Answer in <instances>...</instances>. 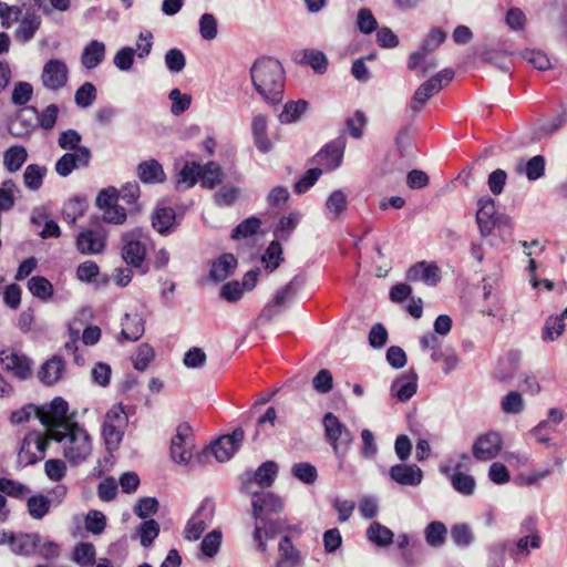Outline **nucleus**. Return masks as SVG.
Returning <instances> with one entry per match:
<instances>
[{
    "mask_svg": "<svg viewBox=\"0 0 567 567\" xmlns=\"http://www.w3.org/2000/svg\"><path fill=\"white\" fill-rule=\"evenodd\" d=\"M69 66L60 59H50L43 65L41 73L42 85L50 91H59L69 82Z\"/></svg>",
    "mask_w": 567,
    "mask_h": 567,
    "instance_id": "9b49d317",
    "label": "nucleus"
},
{
    "mask_svg": "<svg viewBox=\"0 0 567 567\" xmlns=\"http://www.w3.org/2000/svg\"><path fill=\"white\" fill-rule=\"evenodd\" d=\"M451 485L455 492L463 496H472L475 493V478L463 472H453L451 475Z\"/></svg>",
    "mask_w": 567,
    "mask_h": 567,
    "instance_id": "79ce46f5",
    "label": "nucleus"
},
{
    "mask_svg": "<svg viewBox=\"0 0 567 567\" xmlns=\"http://www.w3.org/2000/svg\"><path fill=\"white\" fill-rule=\"evenodd\" d=\"M17 192L18 188L11 179L2 183L0 187V212L10 210L14 206Z\"/></svg>",
    "mask_w": 567,
    "mask_h": 567,
    "instance_id": "0e129e2a",
    "label": "nucleus"
},
{
    "mask_svg": "<svg viewBox=\"0 0 567 567\" xmlns=\"http://www.w3.org/2000/svg\"><path fill=\"white\" fill-rule=\"evenodd\" d=\"M236 266L234 255L224 254L213 264L209 276L215 281H223L234 272Z\"/></svg>",
    "mask_w": 567,
    "mask_h": 567,
    "instance_id": "72a5a7b5",
    "label": "nucleus"
},
{
    "mask_svg": "<svg viewBox=\"0 0 567 567\" xmlns=\"http://www.w3.org/2000/svg\"><path fill=\"white\" fill-rule=\"evenodd\" d=\"M430 52H425L423 47L419 51L411 53L408 61V68L411 71L420 70V76H424L430 70L436 68V62L434 59H427V54Z\"/></svg>",
    "mask_w": 567,
    "mask_h": 567,
    "instance_id": "ea45409f",
    "label": "nucleus"
},
{
    "mask_svg": "<svg viewBox=\"0 0 567 567\" xmlns=\"http://www.w3.org/2000/svg\"><path fill=\"white\" fill-rule=\"evenodd\" d=\"M476 221L483 237L491 235L495 228L511 229V218L496 213L495 200L491 197H483L478 200Z\"/></svg>",
    "mask_w": 567,
    "mask_h": 567,
    "instance_id": "423d86ee",
    "label": "nucleus"
},
{
    "mask_svg": "<svg viewBox=\"0 0 567 567\" xmlns=\"http://www.w3.org/2000/svg\"><path fill=\"white\" fill-rule=\"evenodd\" d=\"M567 320V308L560 316L549 317L546 320L544 330H543V339L544 340H555L559 336L563 334Z\"/></svg>",
    "mask_w": 567,
    "mask_h": 567,
    "instance_id": "a18cd8bd",
    "label": "nucleus"
},
{
    "mask_svg": "<svg viewBox=\"0 0 567 567\" xmlns=\"http://www.w3.org/2000/svg\"><path fill=\"white\" fill-rule=\"evenodd\" d=\"M503 436L497 431L480 434L473 442L472 455L478 462L496 458L503 449Z\"/></svg>",
    "mask_w": 567,
    "mask_h": 567,
    "instance_id": "1a4fd4ad",
    "label": "nucleus"
},
{
    "mask_svg": "<svg viewBox=\"0 0 567 567\" xmlns=\"http://www.w3.org/2000/svg\"><path fill=\"white\" fill-rule=\"evenodd\" d=\"M140 197V186L137 184H127L121 192L110 187L99 193L96 206L103 210V219L109 224L120 225L126 220V209L118 205L122 199L126 204H134Z\"/></svg>",
    "mask_w": 567,
    "mask_h": 567,
    "instance_id": "7ed1b4c3",
    "label": "nucleus"
},
{
    "mask_svg": "<svg viewBox=\"0 0 567 567\" xmlns=\"http://www.w3.org/2000/svg\"><path fill=\"white\" fill-rule=\"evenodd\" d=\"M255 90L268 104L282 101L285 92V71L281 63L272 58L258 59L250 69Z\"/></svg>",
    "mask_w": 567,
    "mask_h": 567,
    "instance_id": "f257e3e1",
    "label": "nucleus"
},
{
    "mask_svg": "<svg viewBox=\"0 0 567 567\" xmlns=\"http://www.w3.org/2000/svg\"><path fill=\"white\" fill-rule=\"evenodd\" d=\"M158 534L159 524L153 518L144 520L136 530V535L143 547H150L155 538H157Z\"/></svg>",
    "mask_w": 567,
    "mask_h": 567,
    "instance_id": "603ef678",
    "label": "nucleus"
},
{
    "mask_svg": "<svg viewBox=\"0 0 567 567\" xmlns=\"http://www.w3.org/2000/svg\"><path fill=\"white\" fill-rule=\"evenodd\" d=\"M453 76L454 72L451 69H444L421 84L410 102L411 110L415 113L420 112L427 100L447 85L453 80Z\"/></svg>",
    "mask_w": 567,
    "mask_h": 567,
    "instance_id": "6e6552de",
    "label": "nucleus"
},
{
    "mask_svg": "<svg viewBox=\"0 0 567 567\" xmlns=\"http://www.w3.org/2000/svg\"><path fill=\"white\" fill-rule=\"evenodd\" d=\"M144 333V324L137 316L126 315L122 322V337L127 341H136Z\"/></svg>",
    "mask_w": 567,
    "mask_h": 567,
    "instance_id": "09e8293b",
    "label": "nucleus"
},
{
    "mask_svg": "<svg viewBox=\"0 0 567 567\" xmlns=\"http://www.w3.org/2000/svg\"><path fill=\"white\" fill-rule=\"evenodd\" d=\"M223 169L215 162H208L202 167L200 184L206 188H214L223 181Z\"/></svg>",
    "mask_w": 567,
    "mask_h": 567,
    "instance_id": "c03bdc74",
    "label": "nucleus"
},
{
    "mask_svg": "<svg viewBox=\"0 0 567 567\" xmlns=\"http://www.w3.org/2000/svg\"><path fill=\"white\" fill-rule=\"evenodd\" d=\"M398 549L401 550V557L406 564L412 563V550L422 547V543L416 535L401 533L396 538Z\"/></svg>",
    "mask_w": 567,
    "mask_h": 567,
    "instance_id": "a19ab883",
    "label": "nucleus"
},
{
    "mask_svg": "<svg viewBox=\"0 0 567 567\" xmlns=\"http://www.w3.org/2000/svg\"><path fill=\"white\" fill-rule=\"evenodd\" d=\"M64 362L60 357H53L45 361L38 371V378L45 386H51L58 382L63 374Z\"/></svg>",
    "mask_w": 567,
    "mask_h": 567,
    "instance_id": "b1692460",
    "label": "nucleus"
},
{
    "mask_svg": "<svg viewBox=\"0 0 567 567\" xmlns=\"http://www.w3.org/2000/svg\"><path fill=\"white\" fill-rule=\"evenodd\" d=\"M154 359V350L147 343L137 347L133 357V365L136 370L144 371Z\"/></svg>",
    "mask_w": 567,
    "mask_h": 567,
    "instance_id": "69168bd1",
    "label": "nucleus"
},
{
    "mask_svg": "<svg viewBox=\"0 0 567 567\" xmlns=\"http://www.w3.org/2000/svg\"><path fill=\"white\" fill-rule=\"evenodd\" d=\"M202 165L196 162H186L177 174L176 187L186 190L200 181Z\"/></svg>",
    "mask_w": 567,
    "mask_h": 567,
    "instance_id": "7c9ffc66",
    "label": "nucleus"
},
{
    "mask_svg": "<svg viewBox=\"0 0 567 567\" xmlns=\"http://www.w3.org/2000/svg\"><path fill=\"white\" fill-rule=\"evenodd\" d=\"M424 538L430 547L441 548L446 543L447 528L442 522L433 520L425 526Z\"/></svg>",
    "mask_w": 567,
    "mask_h": 567,
    "instance_id": "f704fd0d",
    "label": "nucleus"
},
{
    "mask_svg": "<svg viewBox=\"0 0 567 567\" xmlns=\"http://www.w3.org/2000/svg\"><path fill=\"white\" fill-rule=\"evenodd\" d=\"M308 103L305 100L290 101L284 106L279 114V121L284 124L296 122L307 111Z\"/></svg>",
    "mask_w": 567,
    "mask_h": 567,
    "instance_id": "8fccbe9b",
    "label": "nucleus"
},
{
    "mask_svg": "<svg viewBox=\"0 0 567 567\" xmlns=\"http://www.w3.org/2000/svg\"><path fill=\"white\" fill-rule=\"evenodd\" d=\"M84 210L85 203L83 200L78 198L70 199L62 209L63 220L68 224H74L83 215Z\"/></svg>",
    "mask_w": 567,
    "mask_h": 567,
    "instance_id": "e2e57ef3",
    "label": "nucleus"
},
{
    "mask_svg": "<svg viewBox=\"0 0 567 567\" xmlns=\"http://www.w3.org/2000/svg\"><path fill=\"white\" fill-rule=\"evenodd\" d=\"M431 359L433 362L440 364L444 373H450L456 369L460 363V358L452 348H441L435 352H431Z\"/></svg>",
    "mask_w": 567,
    "mask_h": 567,
    "instance_id": "e433bc0d",
    "label": "nucleus"
},
{
    "mask_svg": "<svg viewBox=\"0 0 567 567\" xmlns=\"http://www.w3.org/2000/svg\"><path fill=\"white\" fill-rule=\"evenodd\" d=\"M30 292L42 300H48L53 295L52 284L44 277L34 276L28 281Z\"/></svg>",
    "mask_w": 567,
    "mask_h": 567,
    "instance_id": "5fc2aeb1",
    "label": "nucleus"
},
{
    "mask_svg": "<svg viewBox=\"0 0 567 567\" xmlns=\"http://www.w3.org/2000/svg\"><path fill=\"white\" fill-rule=\"evenodd\" d=\"M523 59L532 64L535 69L539 71H545L550 68V60L546 53L538 50H525L522 53Z\"/></svg>",
    "mask_w": 567,
    "mask_h": 567,
    "instance_id": "774afa93",
    "label": "nucleus"
},
{
    "mask_svg": "<svg viewBox=\"0 0 567 567\" xmlns=\"http://www.w3.org/2000/svg\"><path fill=\"white\" fill-rule=\"evenodd\" d=\"M279 559L276 567H298L301 563V554L295 547L289 536H284L278 546Z\"/></svg>",
    "mask_w": 567,
    "mask_h": 567,
    "instance_id": "393cba45",
    "label": "nucleus"
},
{
    "mask_svg": "<svg viewBox=\"0 0 567 567\" xmlns=\"http://www.w3.org/2000/svg\"><path fill=\"white\" fill-rule=\"evenodd\" d=\"M193 439L190 427L181 424L171 442V457L175 463L186 465L192 458Z\"/></svg>",
    "mask_w": 567,
    "mask_h": 567,
    "instance_id": "ddd939ff",
    "label": "nucleus"
},
{
    "mask_svg": "<svg viewBox=\"0 0 567 567\" xmlns=\"http://www.w3.org/2000/svg\"><path fill=\"white\" fill-rule=\"evenodd\" d=\"M214 516V504L205 499L196 513L190 517L185 527V538L188 540H197L200 538L205 529L210 525Z\"/></svg>",
    "mask_w": 567,
    "mask_h": 567,
    "instance_id": "f8f14e48",
    "label": "nucleus"
},
{
    "mask_svg": "<svg viewBox=\"0 0 567 567\" xmlns=\"http://www.w3.org/2000/svg\"><path fill=\"white\" fill-rule=\"evenodd\" d=\"M175 221V212L171 207H157L152 217L153 227L161 234L171 230Z\"/></svg>",
    "mask_w": 567,
    "mask_h": 567,
    "instance_id": "58836bf2",
    "label": "nucleus"
},
{
    "mask_svg": "<svg viewBox=\"0 0 567 567\" xmlns=\"http://www.w3.org/2000/svg\"><path fill=\"white\" fill-rule=\"evenodd\" d=\"M45 173V167L35 164L28 165L23 174L24 185L31 190H38L43 184Z\"/></svg>",
    "mask_w": 567,
    "mask_h": 567,
    "instance_id": "13d9d810",
    "label": "nucleus"
},
{
    "mask_svg": "<svg viewBox=\"0 0 567 567\" xmlns=\"http://www.w3.org/2000/svg\"><path fill=\"white\" fill-rule=\"evenodd\" d=\"M322 425L326 441L331 445L336 456L342 458L352 443L351 432L331 412L324 414Z\"/></svg>",
    "mask_w": 567,
    "mask_h": 567,
    "instance_id": "20e7f679",
    "label": "nucleus"
},
{
    "mask_svg": "<svg viewBox=\"0 0 567 567\" xmlns=\"http://www.w3.org/2000/svg\"><path fill=\"white\" fill-rule=\"evenodd\" d=\"M244 437L245 431L243 427L238 426L230 434H226L217 439L210 447L216 460L218 462H226L230 460L238 451Z\"/></svg>",
    "mask_w": 567,
    "mask_h": 567,
    "instance_id": "4468645a",
    "label": "nucleus"
},
{
    "mask_svg": "<svg viewBox=\"0 0 567 567\" xmlns=\"http://www.w3.org/2000/svg\"><path fill=\"white\" fill-rule=\"evenodd\" d=\"M299 286L300 282L298 281L297 278H293L291 281H289L276 293L272 301L266 306L262 313L269 317L276 315L280 308L286 307L293 300Z\"/></svg>",
    "mask_w": 567,
    "mask_h": 567,
    "instance_id": "5701e85b",
    "label": "nucleus"
},
{
    "mask_svg": "<svg viewBox=\"0 0 567 567\" xmlns=\"http://www.w3.org/2000/svg\"><path fill=\"white\" fill-rule=\"evenodd\" d=\"M299 62L310 65L315 72L324 73L328 69V60L321 51L305 50L301 52Z\"/></svg>",
    "mask_w": 567,
    "mask_h": 567,
    "instance_id": "864d4df0",
    "label": "nucleus"
},
{
    "mask_svg": "<svg viewBox=\"0 0 567 567\" xmlns=\"http://www.w3.org/2000/svg\"><path fill=\"white\" fill-rule=\"evenodd\" d=\"M344 143L333 141L326 145L317 155L316 162L328 171H333L340 166L343 157Z\"/></svg>",
    "mask_w": 567,
    "mask_h": 567,
    "instance_id": "4be33fe9",
    "label": "nucleus"
},
{
    "mask_svg": "<svg viewBox=\"0 0 567 567\" xmlns=\"http://www.w3.org/2000/svg\"><path fill=\"white\" fill-rule=\"evenodd\" d=\"M32 416L39 417V420L43 424L48 423L44 416L42 415L41 410L37 405L31 403L25 404L21 409L13 411L10 415V422L12 424H23L30 421Z\"/></svg>",
    "mask_w": 567,
    "mask_h": 567,
    "instance_id": "4d7b16f0",
    "label": "nucleus"
},
{
    "mask_svg": "<svg viewBox=\"0 0 567 567\" xmlns=\"http://www.w3.org/2000/svg\"><path fill=\"white\" fill-rule=\"evenodd\" d=\"M91 151L87 147H80L78 152L65 153L55 163L56 173L62 176H69L73 169L87 167L91 161Z\"/></svg>",
    "mask_w": 567,
    "mask_h": 567,
    "instance_id": "f3484780",
    "label": "nucleus"
},
{
    "mask_svg": "<svg viewBox=\"0 0 567 567\" xmlns=\"http://www.w3.org/2000/svg\"><path fill=\"white\" fill-rule=\"evenodd\" d=\"M27 512L33 519H43L51 511L53 501L47 495L38 493L25 498Z\"/></svg>",
    "mask_w": 567,
    "mask_h": 567,
    "instance_id": "c756f323",
    "label": "nucleus"
},
{
    "mask_svg": "<svg viewBox=\"0 0 567 567\" xmlns=\"http://www.w3.org/2000/svg\"><path fill=\"white\" fill-rule=\"evenodd\" d=\"M291 474L303 484H315L318 478L316 466L308 462H299L291 466Z\"/></svg>",
    "mask_w": 567,
    "mask_h": 567,
    "instance_id": "6e6d98bb",
    "label": "nucleus"
},
{
    "mask_svg": "<svg viewBox=\"0 0 567 567\" xmlns=\"http://www.w3.org/2000/svg\"><path fill=\"white\" fill-rule=\"evenodd\" d=\"M0 362L4 370L19 380H27L32 375V361L13 348L0 351Z\"/></svg>",
    "mask_w": 567,
    "mask_h": 567,
    "instance_id": "9d476101",
    "label": "nucleus"
},
{
    "mask_svg": "<svg viewBox=\"0 0 567 567\" xmlns=\"http://www.w3.org/2000/svg\"><path fill=\"white\" fill-rule=\"evenodd\" d=\"M28 158L27 150L23 146H11L6 151L3 162L9 172L19 171Z\"/></svg>",
    "mask_w": 567,
    "mask_h": 567,
    "instance_id": "3c124183",
    "label": "nucleus"
},
{
    "mask_svg": "<svg viewBox=\"0 0 567 567\" xmlns=\"http://www.w3.org/2000/svg\"><path fill=\"white\" fill-rule=\"evenodd\" d=\"M41 25V18L34 12H27L21 19L18 29L16 30L17 40L25 43L29 42L39 30Z\"/></svg>",
    "mask_w": 567,
    "mask_h": 567,
    "instance_id": "2f4dec72",
    "label": "nucleus"
},
{
    "mask_svg": "<svg viewBox=\"0 0 567 567\" xmlns=\"http://www.w3.org/2000/svg\"><path fill=\"white\" fill-rule=\"evenodd\" d=\"M502 411L506 414H518L524 410V401L519 392H508L501 401Z\"/></svg>",
    "mask_w": 567,
    "mask_h": 567,
    "instance_id": "338daca9",
    "label": "nucleus"
},
{
    "mask_svg": "<svg viewBox=\"0 0 567 567\" xmlns=\"http://www.w3.org/2000/svg\"><path fill=\"white\" fill-rule=\"evenodd\" d=\"M221 532L218 529H214L208 533L202 540L200 551L206 557H214L219 551L221 545Z\"/></svg>",
    "mask_w": 567,
    "mask_h": 567,
    "instance_id": "bf43d9fd",
    "label": "nucleus"
},
{
    "mask_svg": "<svg viewBox=\"0 0 567 567\" xmlns=\"http://www.w3.org/2000/svg\"><path fill=\"white\" fill-rule=\"evenodd\" d=\"M411 282L422 281L427 286H436L441 281V270L434 262L419 261L406 271Z\"/></svg>",
    "mask_w": 567,
    "mask_h": 567,
    "instance_id": "6ab92c4d",
    "label": "nucleus"
},
{
    "mask_svg": "<svg viewBox=\"0 0 567 567\" xmlns=\"http://www.w3.org/2000/svg\"><path fill=\"white\" fill-rule=\"evenodd\" d=\"M124 427L118 425L103 423L102 425V436L106 446V450L112 453L116 451L123 440L124 436Z\"/></svg>",
    "mask_w": 567,
    "mask_h": 567,
    "instance_id": "49530a36",
    "label": "nucleus"
},
{
    "mask_svg": "<svg viewBox=\"0 0 567 567\" xmlns=\"http://www.w3.org/2000/svg\"><path fill=\"white\" fill-rule=\"evenodd\" d=\"M105 44L99 40L90 41L83 49L81 63L85 69H95L105 59Z\"/></svg>",
    "mask_w": 567,
    "mask_h": 567,
    "instance_id": "a878e982",
    "label": "nucleus"
},
{
    "mask_svg": "<svg viewBox=\"0 0 567 567\" xmlns=\"http://www.w3.org/2000/svg\"><path fill=\"white\" fill-rule=\"evenodd\" d=\"M391 481L401 486H419L423 480V471L416 464H395L389 470Z\"/></svg>",
    "mask_w": 567,
    "mask_h": 567,
    "instance_id": "a211bd4d",
    "label": "nucleus"
},
{
    "mask_svg": "<svg viewBox=\"0 0 567 567\" xmlns=\"http://www.w3.org/2000/svg\"><path fill=\"white\" fill-rule=\"evenodd\" d=\"M41 542V536L38 533H21L16 534L11 551L18 556L32 555Z\"/></svg>",
    "mask_w": 567,
    "mask_h": 567,
    "instance_id": "cd10ccee",
    "label": "nucleus"
},
{
    "mask_svg": "<svg viewBox=\"0 0 567 567\" xmlns=\"http://www.w3.org/2000/svg\"><path fill=\"white\" fill-rule=\"evenodd\" d=\"M76 248L84 255L100 254L105 248V235L101 230L85 229L76 237Z\"/></svg>",
    "mask_w": 567,
    "mask_h": 567,
    "instance_id": "412c9836",
    "label": "nucleus"
},
{
    "mask_svg": "<svg viewBox=\"0 0 567 567\" xmlns=\"http://www.w3.org/2000/svg\"><path fill=\"white\" fill-rule=\"evenodd\" d=\"M96 96V87L92 83L85 82L76 90L74 101L79 107L86 109L94 103Z\"/></svg>",
    "mask_w": 567,
    "mask_h": 567,
    "instance_id": "680f3d73",
    "label": "nucleus"
},
{
    "mask_svg": "<svg viewBox=\"0 0 567 567\" xmlns=\"http://www.w3.org/2000/svg\"><path fill=\"white\" fill-rule=\"evenodd\" d=\"M50 439L62 443L63 456L71 465L83 463L92 453L91 437L76 422H64L51 429Z\"/></svg>",
    "mask_w": 567,
    "mask_h": 567,
    "instance_id": "f03ea898",
    "label": "nucleus"
},
{
    "mask_svg": "<svg viewBox=\"0 0 567 567\" xmlns=\"http://www.w3.org/2000/svg\"><path fill=\"white\" fill-rule=\"evenodd\" d=\"M71 559L81 567H90L95 564L96 549L91 543H78L71 554Z\"/></svg>",
    "mask_w": 567,
    "mask_h": 567,
    "instance_id": "c9c22d12",
    "label": "nucleus"
},
{
    "mask_svg": "<svg viewBox=\"0 0 567 567\" xmlns=\"http://www.w3.org/2000/svg\"><path fill=\"white\" fill-rule=\"evenodd\" d=\"M278 470L276 462L266 461L256 471H246L240 475L241 491L251 494L270 487L278 475Z\"/></svg>",
    "mask_w": 567,
    "mask_h": 567,
    "instance_id": "0eeeda50",
    "label": "nucleus"
},
{
    "mask_svg": "<svg viewBox=\"0 0 567 567\" xmlns=\"http://www.w3.org/2000/svg\"><path fill=\"white\" fill-rule=\"evenodd\" d=\"M249 495L252 498V515L256 520L262 522L264 514H278L284 508L282 499L271 492L260 491Z\"/></svg>",
    "mask_w": 567,
    "mask_h": 567,
    "instance_id": "2eb2a0df",
    "label": "nucleus"
},
{
    "mask_svg": "<svg viewBox=\"0 0 567 567\" xmlns=\"http://www.w3.org/2000/svg\"><path fill=\"white\" fill-rule=\"evenodd\" d=\"M122 241V257L125 262L132 267L141 268L146 255L145 241L135 233L124 234Z\"/></svg>",
    "mask_w": 567,
    "mask_h": 567,
    "instance_id": "dca6fc26",
    "label": "nucleus"
},
{
    "mask_svg": "<svg viewBox=\"0 0 567 567\" xmlns=\"http://www.w3.org/2000/svg\"><path fill=\"white\" fill-rule=\"evenodd\" d=\"M513 551V542H499L487 549V567H505L506 553Z\"/></svg>",
    "mask_w": 567,
    "mask_h": 567,
    "instance_id": "4c0bfd02",
    "label": "nucleus"
},
{
    "mask_svg": "<svg viewBox=\"0 0 567 567\" xmlns=\"http://www.w3.org/2000/svg\"><path fill=\"white\" fill-rule=\"evenodd\" d=\"M367 539L377 547H389L393 544L394 533L386 526L374 520L365 530Z\"/></svg>",
    "mask_w": 567,
    "mask_h": 567,
    "instance_id": "bb28decb",
    "label": "nucleus"
},
{
    "mask_svg": "<svg viewBox=\"0 0 567 567\" xmlns=\"http://www.w3.org/2000/svg\"><path fill=\"white\" fill-rule=\"evenodd\" d=\"M50 435L38 431L29 432L22 440L18 452L17 465L27 467L43 460L50 443Z\"/></svg>",
    "mask_w": 567,
    "mask_h": 567,
    "instance_id": "39448f33",
    "label": "nucleus"
},
{
    "mask_svg": "<svg viewBox=\"0 0 567 567\" xmlns=\"http://www.w3.org/2000/svg\"><path fill=\"white\" fill-rule=\"evenodd\" d=\"M347 206L348 197L341 189L332 192L326 202V209L330 219H337L347 209Z\"/></svg>",
    "mask_w": 567,
    "mask_h": 567,
    "instance_id": "de8ad7c7",
    "label": "nucleus"
},
{
    "mask_svg": "<svg viewBox=\"0 0 567 567\" xmlns=\"http://www.w3.org/2000/svg\"><path fill=\"white\" fill-rule=\"evenodd\" d=\"M137 175L143 183H162L165 179V173L162 165L155 159L142 162L137 168Z\"/></svg>",
    "mask_w": 567,
    "mask_h": 567,
    "instance_id": "473e14b6",
    "label": "nucleus"
},
{
    "mask_svg": "<svg viewBox=\"0 0 567 567\" xmlns=\"http://www.w3.org/2000/svg\"><path fill=\"white\" fill-rule=\"evenodd\" d=\"M40 410L48 422L45 425L49 426L50 430L55 429L61 423L73 422L68 415L69 404L61 396L54 398L50 404L43 405Z\"/></svg>",
    "mask_w": 567,
    "mask_h": 567,
    "instance_id": "aec40b11",
    "label": "nucleus"
},
{
    "mask_svg": "<svg viewBox=\"0 0 567 567\" xmlns=\"http://www.w3.org/2000/svg\"><path fill=\"white\" fill-rule=\"evenodd\" d=\"M84 525L89 533L101 535L106 527V516L97 509H91L85 516Z\"/></svg>",
    "mask_w": 567,
    "mask_h": 567,
    "instance_id": "052dcab7",
    "label": "nucleus"
},
{
    "mask_svg": "<svg viewBox=\"0 0 567 567\" xmlns=\"http://www.w3.org/2000/svg\"><path fill=\"white\" fill-rule=\"evenodd\" d=\"M0 493L17 499H25L31 493L28 485L22 484L18 481L0 477Z\"/></svg>",
    "mask_w": 567,
    "mask_h": 567,
    "instance_id": "37998d69",
    "label": "nucleus"
},
{
    "mask_svg": "<svg viewBox=\"0 0 567 567\" xmlns=\"http://www.w3.org/2000/svg\"><path fill=\"white\" fill-rule=\"evenodd\" d=\"M251 131L256 147L262 153H268L272 144L267 136V117L262 114L254 115Z\"/></svg>",
    "mask_w": 567,
    "mask_h": 567,
    "instance_id": "c85d7f7f",
    "label": "nucleus"
}]
</instances>
